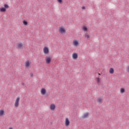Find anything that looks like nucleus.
<instances>
[{
    "mask_svg": "<svg viewBox=\"0 0 129 129\" xmlns=\"http://www.w3.org/2000/svg\"><path fill=\"white\" fill-rule=\"evenodd\" d=\"M88 115H89V113L87 112L86 113H85L84 115L82 116V118H86L88 117Z\"/></svg>",
    "mask_w": 129,
    "mask_h": 129,
    "instance_id": "obj_9",
    "label": "nucleus"
},
{
    "mask_svg": "<svg viewBox=\"0 0 129 129\" xmlns=\"http://www.w3.org/2000/svg\"><path fill=\"white\" fill-rule=\"evenodd\" d=\"M99 74V75H100V74Z\"/></svg>",
    "mask_w": 129,
    "mask_h": 129,
    "instance_id": "obj_29",
    "label": "nucleus"
},
{
    "mask_svg": "<svg viewBox=\"0 0 129 129\" xmlns=\"http://www.w3.org/2000/svg\"><path fill=\"white\" fill-rule=\"evenodd\" d=\"M9 8H10V6H9V5L8 4H5L4 5V8L6 9V10L7 9H9Z\"/></svg>",
    "mask_w": 129,
    "mask_h": 129,
    "instance_id": "obj_19",
    "label": "nucleus"
},
{
    "mask_svg": "<svg viewBox=\"0 0 129 129\" xmlns=\"http://www.w3.org/2000/svg\"><path fill=\"white\" fill-rule=\"evenodd\" d=\"M73 58L74 59H77L78 58V54L77 53H74L73 54Z\"/></svg>",
    "mask_w": 129,
    "mask_h": 129,
    "instance_id": "obj_7",
    "label": "nucleus"
},
{
    "mask_svg": "<svg viewBox=\"0 0 129 129\" xmlns=\"http://www.w3.org/2000/svg\"><path fill=\"white\" fill-rule=\"evenodd\" d=\"M30 76H31V77H33V76H34V74L33 73H31Z\"/></svg>",
    "mask_w": 129,
    "mask_h": 129,
    "instance_id": "obj_24",
    "label": "nucleus"
},
{
    "mask_svg": "<svg viewBox=\"0 0 129 129\" xmlns=\"http://www.w3.org/2000/svg\"><path fill=\"white\" fill-rule=\"evenodd\" d=\"M45 61H46V64H50V63H51L52 61V59L50 56H47L45 58Z\"/></svg>",
    "mask_w": 129,
    "mask_h": 129,
    "instance_id": "obj_1",
    "label": "nucleus"
},
{
    "mask_svg": "<svg viewBox=\"0 0 129 129\" xmlns=\"http://www.w3.org/2000/svg\"><path fill=\"white\" fill-rule=\"evenodd\" d=\"M59 33H61V34H63L64 33H66V30H65L63 27H59Z\"/></svg>",
    "mask_w": 129,
    "mask_h": 129,
    "instance_id": "obj_3",
    "label": "nucleus"
},
{
    "mask_svg": "<svg viewBox=\"0 0 129 129\" xmlns=\"http://www.w3.org/2000/svg\"><path fill=\"white\" fill-rule=\"evenodd\" d=\"M127 71L128 72H129V66L128 67V69H127Z\"/></svg>",
    "mask_w": 129,
    "mask_h": 129,
    "instance_id": "obj_26",
    "label": "nucleus"
},
{
    "mask_svg": "<svg viewBox=\"0 0 129 129\" xmlns=\"http://www.w3.org/2000/svg\"><path fill=\"white\" fill-rule=\"evenodd\" d=\"M57 2L59 4H62V3L63 2V1L62 0H57Z\"/></svg>",
    "mask_w": 129,
    "mask_h": 129,
    "instance_id": "obj_23",
    "label": "nucleus"
},
{
    "mask_svg": "<svg viewBox=\"0 0 129 129\" xmlns=\"http://www.w3.org/2000/svg\"><path fill=\"white\" fill-rule=\"evenodd\" d=\"M19 102H20V97H18L16 100V101L15 103V107H18L19 106Z\"/></svg>",
    "mask_w": 129,
    "mask_h": 129,
    "instance_id": "obj_2",
    "label": "nucleus"
},
{
    "mask_svg": "<svg viewBox=\"0 0 129 129\" xmlns=\"http://www.w3.org/2000/svg\"><path fill=\"white\" fill-rule=\"evenodd\" d=\"M5 114V111L3 109L0 110V116H3Z\"/></svg>",
    "mask_w": 129,
    "mask_h": 129,
    "instance_id": "obj_12",
    "label": "nucleus"
},
{
    "mask_svg": "<svg viewBox=\"0 0 129 129\" xmlns=\"http://www.w3.org/2000/svg\"><path fill=\"white\" fill-rule=\"evenodd\" d=\"M90 36L89 35L87 34V33L85 34V38H87V39H89Z\"/></svg>",
    "mask_w": 129,
    "mask_h": 129,
    "instance_id": "obj_21",
    "label": "nucleus"
},
{
    "mask_svg": "<svg viewBox=\"0 0 129 129\" xmlns=\"http://www.w3.org/2000/svg\"><path fill=\"white\" fill-rule=\"evenodd\" d=\"M17 47L19 48V49H22V48H23V45L22 43H18Z\"/></svg>",
    "mask_w": 129,
    "mask_h": 129,
    "instance_id": "obj_13",
    "label": "nucleus"
},
{
    "mask_svg": "<svg viewBox=\"0 0 129 129\" xmlns=\"http://www.w3.org/2000/svg\"><path fill=\"white\" fill-rule=\"evenodd\" d=\"M46 89L42 88L41 90V93L42 95H45L46 94Z\"/></svg>",
    "mask_w": 129,
    "mask_h": 129,
    "instance_id": "obj_6",
    "label": "nucleus"
},
{
    "mask_svg": "<svg viewBox=\"0 0 129 129\" xmlns=\"http://www.w3.org/2000/svg\"><path fill=\"white\" fill-rule=\"evenodd\" d=\"M9 129H13L12 127H10Z\"/></svg>",
    "mask_w": 129,
    "mask_h": 129,
    "instance_id": "obj_27",
    "label": "nucleus"
},
{
    "mask_svg": "<svg viewBox=\"0 0 129 129\" xmlns=\"http://www.w3.org/2000/svg\"><path fill=\"white\" fill-rule=\"evenodd\" d=\"M82 10H85V6H83L82 7Z\"/></svg>",
    "mask_w": 129,
    "mask_h": 129,
    "instance_id": "obj_25",
    "label": "nucleus"
},
{
    "mask_svg": "<svg viewBox=\"0 0 129 129\" xmlns=\"http://www.w3.org/2000/svg\"><path fill=\"white\" fill-rule=\"evenodd\" d=\"M97 101H98V102H99V103H102V100L100 98H99L98 99Z\"/></svg>",
    "mask_w": 129,
    "mask_h": 129,
    "instance_id": "obj_20",
    "label": "nucleus"
},
{
    "mask_svg": "<svg viewBox=\"0 0 129 129\" xmlns=\"http://www.w3.org/2000/svg\"><path fill=\"white\" fill-rule=\"evenodd\" d=\"M88 29L87 27L85 26H83V30L85 32H87Z\"/></svg>",
    "mask_w": 129,
    "mask_h": 129,
    "instance_id": "obj_14",
    "label": "nucleus"
},
{
    "mask_svg": "<svg viewBox=\"0 0 129 129\" xmlns=\"http://www.w3.org/2000/svg\"><path fill=\"white\" fill-rule=\"evenodd\" d=\"M56 108V106L54 104H51L50 105V109L51 110H54Z\"/></svg>",
    "mask_w": 129,
    "mask_h": 129,
    "instance_id": "obj_10",
    "label": "nucleus"
},
{
    "mask_svg": "<svg viewBox=\"0 0 129 129\" xmlns=\"http://www.w3.org/2000/svg\"><path fill=\"white\" fill-rule=\"evenodd\" d=\"M23 25H24L25 26H28V21L24 20L23 21Z\"/></svg>",
    "mask_w": 129,
    "mask_h": 129,
    "instance_id": "obj_17",
    "label": "nucleus"
},
{
    "mask_svg": "<svg viewBox=\"0 0 129 129\" xmlns=\"http://www.w3.org/2000/svg\"><path fill=\"white\" fill-rule=\"evenodd\" d=\"M26 67H29L30 66V61H27L25 63Z\"/></svg>",
    "mask_w": 129,
    "mask_h": 129,
    "instance_id": "obj_18",
    "label": "nucleus"
},
{
    "mask_svg": "<svg viewBox=\"0 0 129 129\" xmlns=\"http://www.w3.org/2000/svg\"><path fill=\"white\" fill-rule=\"evenodd\" d=\"M97 83H100V78H97Z\"/></svg>",
    "mask_w": 129,
    "mask_h": 129,
    "instance_id": "obj_22",
    "label": "nucleus"
},
{
    "mask_svg": "<svg viewBox=\"0 0 129 129\" xmlns=\"http://www.w3.org/2000/svg\"><path fill=\"white\" fill-rule=\"evenodd\" d=\"M0 12L1 13H5L7 12V9L5 7H2L0 8Z\"/></svg>",
    "mask_w": 129,
    "mask_h": 129,
    "instance_id": "obj_8",
    "label": "nucleus"
},
{
    "mask_svg": "<svg viewBox=\"0 0 129 129\" xmlns=\"http://www.w3.org/2000/svg\"><path fill=\"white\" fill-rule=\"evenodd\" d=\"M22 85H24V83H22Z\"/></svg>",
    "mask_w": 129,
    "mask_h": 129,
    "instance_id": "obj_28",
    "label": "nucleus"
},
{
    "mask_svg": "<svg viewBox=\"0 0 129 129\" xmlns=\"http://www.w3.org/2000/svg\"><path fill=\"white\" fill-rule=\"evenodd\" d=\"M73 43L75 46H78V44H79V43L77 41V40H74L73 41Z\"/></svg>",
    "mask_w": 129,
    "mask_h": 129,
    "instance_id": "obj_15",
    "label": "nucleus"
},
{
    "mask_svg": "<svg viewBox=\"0 0 129 129\" xmlns=\"http://www.w3.org/2000/svg\"><path fill=\"white\" fill-rule=\"evenodd\" d=\"M109 73L110 74H113V73H114V70L113 69V68H111L109 70Z\"/></svg>",
    "mask_w": 129,
    "mask_h": 129,
    "instance_id": "obj_11",
    "label": "nucleus"
},
{
    "mask_svg": "<svg viewBox=\"0 0 129 129\" xmlns=\"http://www.w3.org/2000/svg\"><path fill=\"white\" fill-rule=\"evenodd\" d=\"M120 93H124V92H125V90L124 89V88H121L120 89Z\"/></svg>",
    "mask_w": 129,
    "mask_h": 129,
    "instance_id": "obj_16",
    "label": "nucleus"
},
{
    "mask_svg": "<svg viewBox=\"0 0 129 129\" xmlns=\"http://www.w3.org/2000/svg\"><path fill=\"white\" fill-rule=\"evenodd\" d=\"M44 54H49V48L47 46H45L43 48Z\"/></svg>",
    "mask_w": 129,
    "mask_h": 129,
    "instance_id": "obj_4",
    "label": "nucleus"
},
{
    "mask_svg": "<svg viewBox=\"0 0 129 129\" xmlns=\"http://www.w3.org/2000/svg\"><path fill=\"white\" fill-rule=\"evenodd\" d=\"M70 124V121L69 120V119L68 118H66L65 120V125L66 126H68Z\"/></svg>",
    "mask_w": 129,
    "mask_h": 129,
    "instance_id": "obj_5",
    "label": "nucleus"
}]
</instances>
